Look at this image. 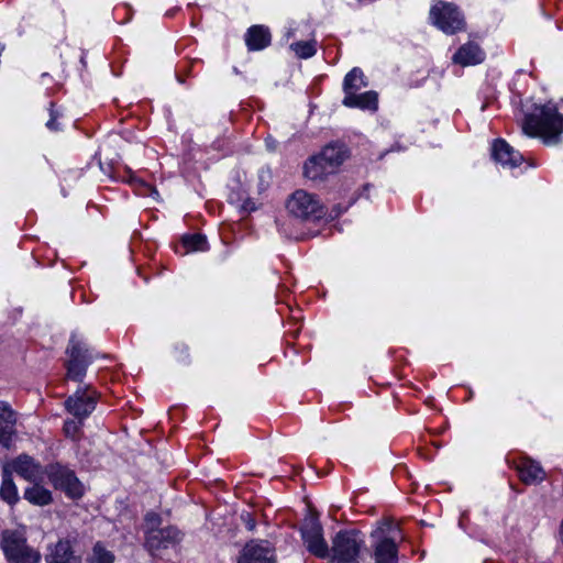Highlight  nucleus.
Masks as SVG:
<instances>
[{
    "label": "nucleus",
    "instance_id": "393cba45",
    "mask_svg": "<svg viewBox=\"0 0 563 563\" xmlns=\"http://www.w3.org/2000/svg\"><path fill=\"white\" fill-rule=\"evenodd\" d=\"M114 553L108 550L101 541H97L92 545L90 553L86 558L87 563H114Z\"/></svg>",
    "mask_w": 563,
    "mask_h": 563
},
{
    "label": "nucleus",
    "instance_id": "dca6fc26",
    "mask_svg": "<svg viewBox=\"0 0 563 563\" xmlns=\"http://www.w3.org/2000/svg\"><path fill=\"white\" fill-rule=\"evenodd\" d=\"M12 470L22 478L29 482H36L42 478L43 470L40 463L26 454H21L11 463Z\"/></svg>",
    "mask_w": 563,
    "mask_h": 563
},
{
    "label": "nucleus",
    "instance_id": "2f4dec72",
    "mask_svg": "<svg viewBox=\"0 0 563 563\" xmlns=\"http://www.w3.org/2000/svg\"><path fill=\"white\" fill-rule=\"evenodd\" d=\"M345 211V208H341L340 206H335L333 208V210L331 211L330 213V217L331 218H334V217H339L340 214H342L343 212Z\"/></svg>",
    "mask_w": 563,
    "mask_h": 563
},
{
    "label": "nucleus",
    "instance_id": "cd10ccee",
    "mask_svg": "<svg viewBox=\"0 0 563 563\" xmlns=\"http://www.w3.org/2000/svg\"><path fill=\"white\" fill-rule=\"evenodd\" d=\"M290 49L294 51L299 58L307 59L316 55L317 42L314 40L295 42L290 44Z\"/></svg>",
    "mask_w": 563,
    "mask_h": 563
},
{
    "label": "nucleus",
    "instance_id": "6ab92c4d",
    "mask_svg": "<svg viewBox=\"0 0 563 563\" xmlns=\"http://www.w3.org/2000/svg\"><path fill=\"white\" fill-rule=\"evenodd\" d=\"M342 103L347 108L376 111L378 108V95L373 90L362 93H357V91L347 92L344 95Z\"/></svg>",
    "mask_w": 563,
    "mask_h": 563
},
{
    "label": "nucleus",
    "instance_id": "7c9ffc66",
    "mask_svg": "<svg viewBox=\"0 0 563 563\" xmlns=\"http://www.w3.org/2000/svg\"><path fill=\"white\" fill-rule=\"evenodd\" d=\"M60 117L59 112L55 110V103H49V120L46 122V126L51 131H59V124L57 123V119Z\"/></svg>",
    "mask_w": 563,
    "mask_h": 563
},
{
    "label": "nucleus",
    "instance_id": "a878e982",
    "mask_svg": "<svg viewBox=\"0 0 563 563\" xmlns=\"http://www.w3.org/2000/svg\"><path fill=\"white\" fill-rule=\"evenodd\" d=\"M0 497L9 505H14L19 500L18 488L12 479L11 474L7 470L3 471L2 475Z\"/></svg>",
    "mask_w": 563,
    "mask_h": 563
},
{
    "label": "nucleus",
    "instance_id": "f257e3e1",
    "mask_svg": "<svg viewBox=\"0 0 563 563\" xmlns=\"http://www.w3.org/2000/svg\"><path fill=\"white\" fill-rule=\"evenodd\" d=\"M522 131L528 136L542 139L545 145H555L563 133V115L553 104H532L525 111Z\"/></svg>",
    "mask_w": 563,
    "mask_h": 563
},
{
    "label": "nucleus",
    "instance_id": "4468645a",
    "mask_svg": "<svg viewBox=\"0 0 563 563\" xmlns=\"http://www.w3.org/2000/svg\"><path fill=\"white\" fill-rule=\"evenodd\" d=\"M16 413L5 401H0V444L9 449L16 433Z\"/></svg>",
    "mask_w": 563,
    "mask_h": 563
},
{
    "label": "nucleus",
    "instance_id": "2eb2a0df",
    "mask_svg": "<svg viewBox=\"0 0 563 563\" xmlns=\"http://www.w3.org/2000/svg\"><path fill=\"white\" fill-rule=\"evenodd\" d=\"M492 156L501 166L507 168L518 167L523 162V156L515 151L505 140L498 139L493 143Z\"/></svg>",
    "mask_w": 563,
    "mask_h": 563
},
{
    "label": "nucleus",
    "instance_id": "c85d7f7f",
    "mask_svg": "<svg viewBox=\"0 0 563 563\" xmlns=\"http://www.w3.org/2000/svg\"><path fill=\"white\" fill-rule=\"evenodd\" d=\"M82 426L84 420L74 417V419H67L64 422L63 430L67 438L71 439L73 441H78L81 435Z\"/></svg>",
    "mask_w": 563,
    "mask_h": 563
},
{
    "label": "nucleus",
    "instance_id": "f3484780",
    "mask_svg": "<svg viewBox=\"0 0 563 563\" xmlns=\"http://www.w3.org/2000/svg\"><path fill=\"white\" fill-rule=\"evenodd\" d=\"M244 41L250 52L263 51L271 45L272 34L267 26L256 24L246 30Z\"/></svg>",
    "mask_w": 563,
    "mask_h": 563
},
{
    "label": "nucleus",
    "instance_id": "4be33fe9",
    "mask_svg": "<svg viewBox=\"0 0 563 563\" xmlns=\"http://www.w3.org/2000/svg\"><path fill=\"white\" fill-rule=\"evenodd\" d=\"M319 154L323 162H325L324 164H328L327 166H329L334 173L345 159L344 147L338 144L327 145Z\"/></svg>",
    "mask_w": 563,
    "mask_h": 563
},
{
    "label": "nucleus",
    "instance_id": "aec40b11",
    "mask_svg": "<svg viewBox=\"0 0 563 563\" xmlns=\"http://www.w3.org/2000/svg\"><path fill=\"white\" fill-rule=\"evenodd\" d=\"M46 561L48 563H81V556L75 554L70 540L62 539L51 548Z\"/></svg>",
    "mask_w": 563,
    "mask_h": 563
},
{
    "label": "nucleus",
    "instance_id": "6e6552de",
    "mask_svg": "<svg viewBox=\"0 0 563 563\" xmlns=\"http://www.w3.org/2000/svg\"><path fill=\"white\" fill-rule=\"evenodd\" d=\"M287 209L290 214L298 219H320L325 216L320 201L305 190H297L287 201Z\"/></svg>",
    "mask_w": 563,
    "mask_h": 563
},
{
    "label": "nucleus",
    "instance_id": "f03ea898",
    "mask_svg": "<svg viewBox=\"0 0 563 563\" xmlns=\"http://www.w3.org/2000/svg\"><path fill=\"white\" fill-rule=\"evenodd\" d=\"M369 538L375 563H398V542L402 536L397 525L389 520L382 521Z\"/></svg>",
    "mask_w": 563,
    "mask_h": 563
},
{
    "label": "nucleus",
    "instance_id": "b1692460",
    "mask_svg": "<svg viewBox=\"0 0 563 563\" xmlns=\"http://www.w3.org/2000/svg\"><path fill=\"white\" fill-rule=\"evenodd\" d=\"M24 498L36 506H46L52 503V493L37 484L29 487L24 492Z\"/></svg>",
    "mask_w": 563,
    "mask_h": 563
},
{
    "label": "nucleus",
    "instance_id": "9d476101",
    "mask_svg": "<svg viewBox=\"0 0 563 563\" xmlns=\"http://www.w3.org/2000/svg\"><path fill=\"white\" fill-rule=\"evenodd\" d=\"M98 393L90 385L78 389L65 400V409L77 419H87L96 409Z\"/></svg>",
    "mask_w": 563,
    "mask_h": 563
},
{
    "label": "nucleus",
    "instance_id": "473e14b6",
    "mask_svg": "<svg viewBox=\"0 0 563 563\" xmlns=\"http://www.w3.org/2000/svg\"><path fill=\"white\" fill-rule=\"evenodd\" d=\"M246 527H247L249 530H253L255 528L254 520H249L247 523H246Z\"/></svg>",
    "mask_w": 563,
    "mask_h": 563
},
{
    "label": "nucleus",
    "instance_id": "412c9836",
    "mask_svg": "<svg viewBox=\"0 0 563 563\" xmlns=\"http://www.w3.org/2000/svg\"><path fill=\"white\" fill-rule=\"evenodd\" d=\"M324 163L320 154L310 157L303 166L305 176L311 180H322L333 174L334 172Z\"/></svg>",
    "mask_w": 563,
    "mask_h": 563
},
{
    "label": "nucleus",
    "instance_id": "5701e85b",
    "mask_svg": "<svg viewBox=\"0 0 563 563\" xmlns=\"http://www.w3.org/2000/svg\"><path fill=\"white\" fill-rule=\"evenodd\" d=\"M368 82L361 68H352L344 77L343 91L344 95L347 92L358 91L362 88L367 87Z\"/></svg>",
    "mask_w": 563,
    "mask_h": 563
},
{
    "label": "nucleus",
    "instance_id": "f8f14e48",
    "mask_svg": "<svg viewBox=\"0 0 563 563\" xmlns=\"http://www.w3.org/2000/svg\"><path fill=\"white\" fill-rule=\"evenodd\" d=\"M239 563H276L275 548L267 540H252L244 547Z\"/></svg>",
    "mask_w": 563,
    "mask_h": 563
},
{
    "label": "nucleus",
    "instance_id": "a211bd4d",
    "mask_svg": "<svg viewBox=\"0 0 563 563\" xmlns=\"http://www.w3.org/2000/svg\"><path fill=\"white\" fill-rule=\"evenodd\" d=\"M484 59V51L474 42L463 44L452 57L453 63L463 67L481 64Z\"/></svg>",
    "mask_w": 563,
    "mask_h": 563
},
{
    "label": "nucleus",
    "instance_id": "39448f33",
    "mask_svg": "<svg viewBox=\"0 0 563 563\" xmlns=\"http://www.w3.org/2000/svg\"><path fill=\"white\" fill-rule=\"evenodd\" d=\"M363 544L361 532L356 530L338 532L330 550L331 563H358Z\"/></svg>",
    "mask_w": 563,
    "mask_h": 563
},
{
    "label": "nucleus",
    "instance_id": "423d86ee",
    "mask_svg": "<svg viewBox=\"0 0 563 563\" xmlns=\"http://www.w3.org/2000/svg\"><path fill=\"white\" fill-rule=\"evenodd\" d=\"M66 353L69 356L66 364L67 378L81 383L92 361L87 344L74 333L70 336Z\"/></svg>",
    "mask_w": 563,
    "mask_h": 563
},
{
    "label": "nucleus",
    "instance_id": "9b49d317",
    "mask_svg": "<svg viewBox=\"0 0 563 563\" xmlns=\"http://www.w3.org/2000/svg\"><path fill=\"white\" fill-rule=\"evenodd\" d=\"M181 538L183 533L175 526H167L159 530L145 531L144 548L152 556H156L162 551L178 544Z\"/></svg>",
    "mask_w": 563,
    "mask_h": 563
},
{
    "label": "nucleus",
    "instance_id": "ddd939ff",
    "mask_svg": "<svg viewBox=\"0 0 563 563\" xmlns=\"http://www.w3.org/2000/svg\"><path fill=\"white\" fill-rule=\"evenodd\" d=\"M514 467L518 472L520 481L526 485H537L545 477V472L542 466L527 456L515 460Z\"/></svg>",
    "mask_w": 563,
    "mask_h": 563
},
{
    "label": "nucleus",
    "instance_id": "20e7f679",
    "mask_svg": "<svg viewBox=\"0 0 563 563\" xmlns=\"http://www.w3.org/2000/svg\"><path fill=\"white\" fill-rule=\"evenodd\" d=\"M429 19L443 33L453 35L466 27V21L460 8L452 2L439 1L431 7Z\"/></svg>",
    "mask_w": 563,
    "mask_h": 563
},
{
    "label": "nucleus",
    "instance_id": "7ed1b4c3",
    "mask_svg": "<svg viewBox=\"0 0 563 563\" xmlns=\"http://www.w3.org/2000/svg\"><path fill=\"white\" fill-rule=\"evenodd\" d=\"M1 549L9 563H38L41 554L27 545L25 537L16 530L2 532Z\"/></svg>",
    "mask_w": 563,
    "mask_h": 563
},
{
    "label": "nucleus",
    "instance_id": "bb28decb",
    "mask_svg": "<svg viewBox=\"0 0 563 563\" xmlns=\"http://www.w3.org/2000/svg\"><path fill=\"white\" fill-rule=\"evenodd\" d=\"M181 243L186 252H205L208 250L207 238L200 233L184 235Z\"/></svg>",
    "mask_w": 563,
    "mask_h": 563
},
{
    "label": "nucleus",
    "instance_id": "c756f323",
    "mask_svg": "<svg viewBox=\"0 0 563 563\" xmlns=\"http://www.w3.org/2000/svg\"><path fill=\"white\" fill-rule=\"evenodd\" d=\"M145 531L159 530L162 525V518L158 514L150 511L144 517Z\"/></svg>",
    "mask_w": 563,
    "mask_h": 563
},
{
    "label": "nucleus",
    "instance_id": "1a4fd4ad",
    "mask_svg": "<svg viewBox=\"0 0 563 563\" xmlns=\"http://www.w3.org/2000/svg\"><path fill=\"white\" fill-rule=\"evenodd\" d=\"M300 533L306 549L319 559L330 555V549L323 538L322 526L314 517H308L300 527Z\"/></svg>",
    "mask_w": 563,
    "mask_h": 563
},
{
    "label": "nucleus",
    "instance_id": "0eeeda50",
    "mask_svg": "<svg viewBox=\"0 0 563 563\" xmlns=\"http://www.w3.org/2000/svg\"><path fill=\"white\" fill-rule=\"evenodd\" d=\"M49 482L56 489L64 492L69 498L76 499L84 495V487L75 472L59 463L49 464L46 467Z\"/></svg>",
    "mask_w": 563,
    "mask_h": 563
}]
</instances>
